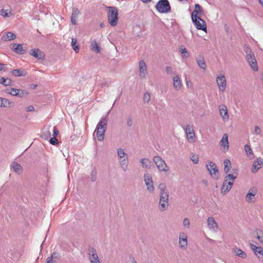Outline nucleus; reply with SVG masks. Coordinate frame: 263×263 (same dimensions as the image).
Wrapping results in <instances>:
<instances>
[{
    "mask_svg": "<svg viewBox=\"0 0 263 263\" xmlns=\"http://www.w3.org/2000/svg\"><path fill=\"white\" fill-rule=\"evenodd\" d=\"M139 76L143 79L146 77L147 74V66L143 60H141L139 63Z\"/></svg>",
    "mask_w": 263,
    "mask_h": 263,
    "instance_id": "nucleus-17",
    "label": "nucleus"
},
{
    "mask_svg": "<svg viewBox=\"0 0 263 263\" xmlns=\"http://www.w3.org/2000/svg\"><path fill=\"white\" fill-rule=\"evenodd\" d=\"M140 162L142 164V166L144 168L149 169L152 166L151 161L147 158H143L140 160Z\"/></svg>",
    "mask_w": 263,
    "mask_h": 263,
    "instance_id": "nucleus-31",
    "label": "nucleus"
},
{
    "mask_svg": "<svg viewBox=\"0 0 263 263\" xmlns=\"http://www.w3.org/2000/svg\"><path fill=\"white\" fill-rule=\"evenodd\" d=\"M151 99V95L149 93L146 92L143 96V101L144 103H148Z\"/></svg>",
    "mask_w": 263,
    "mask_h": 263,
    "instance_id": "nucleus-47",
    "label": "nucleus"
},
{
    "mask_svg": "<svg viewBox=\"0 0 263 263\" xmlns=\"http://www.w3.org/2000/svg\"><path fill=\"white\" fill-rule=\"evenodd\" d=\"M216 82L219 90L223 92L227 86L226 78L223 74H220L216 78Z\"/></svg>",
    "mask_w": 263,
    "mask_h": 263,
    "instance_id": "nucleus-13",
    "label": "nucleus"
},
{
    "mask_svg": "<svg viewBox=\"0 0 263 263\" xmlns=\"http://www.w3.org/2000/svg\"><path fill=\"white\" fill-rule=\"evenodd\" d=\"M206 166L211 176H213V178L218 179V171L216 164L212 161H210L209 164L206 165Z\"/></svg>",
    "mask_w": 263,
    "mask_h": 263,
    "instance_id": "nucleus-11",
    "label": "nucleus"
},
{
    "mask_svg": "<svg viewBox=\"0 0 263 263\" xmlns=\"http://www.w3.org/2000/svg\"><path fill=\"white\" fill-rule=\"evenodd\" d=\"M253 134H255L256 135H261V129L258 126H255L254 127V131L253 132Z\"/></svg>",
    "mask_w": 263,
    "mask_h": 263,
    "instance_id": "nucleus-50",
    "label": "nucleus"
},
{
    "mask_svg": "<svg viewBox=\"0 0 263 263\" xmlns=\"http://www.w3.org/2000/svg\"><path fill=\"white\" fill-rule=\"evenodd\" d=\"M59 132L58 128L55 127H53V137H56L59 135Z\"/></svg>",
    "mask_w": 263,
    "mask_h": 263,
    "instance_id": "nucleus-53",
    "label": "nucleus"
},
{
    "mask_svg": "<svg viewBox=\"0 0 263 263\" xmlns=\"http://www.w3.org/2000/svg\"><path fill=\"white\" fill-rule=\"evenodd\" d=\"M49 142L50 144L53 145H55L58 143V139L56 138V137H54L50 138Z\"/></svg>",
    "mask_w": 263,
    "mask_h": 263,
    "instance_id": "nucleus-51",
    "label": "nucleus"
},
{
    "mask_svg": "<svg viewBox=\"0 0 263 263\" xmlns=\"http://www.w3.org/2000/svg\"><path fill=\"white\" fill-rule=\"evenodd\" d=\"M185 133L189 142L192 143L195 141V135L193 127L190 125H187L185 128Z\"/></svg>",
    "mask_w": 263,
    "mask_h": 263,
    "instance_id": "nucleus-14",
    "label": "nucleus"
},
{
    "mask_svg": "<svg viewBox=\"0 0 263 263\" xmlns=\"http://www.w3.org/2000/svg\"><path fill=\"white\" fill-rule=\"evenodd\" d=\"M172 71H173V69H172V68L171 67L167 66V67H166V72L167 74H171V73H172Z\"/></svg>",
    "mask_w": 263,
    "mask_h": 263,
    "instance_id": "nucleus-54",
    "label": "nucleus"
},
{
    "mask_svg": "<svg viewBox=\"0 0 263 263\" xmlns=\"http://www.w3.org/2000/svg\"><path fill=\"white\" fill-rule=\"evenodd\" d=\"M180 51L181 53V57L183 59H187L190 57V53L186 50V48L183 46L180 48Z\"/></svg>",
    "mask_w": 263,
    "mask_h": 263,
    "instance_id": "nucleus-39",
    "label": "nucleus"
},
{
    "mask_svg": "<svg viewBox=\"0 0 263 263\" xmlns=\"http://www.w3.org/2000/svg\"><path fill=\"white\" fill-rule=\"evenodd\" d=\"M133 125L132 117L131 116H129L127 118V125L128 127H130Z\"/></svg>",
    "mask_w": 263,
    "mask_h": 263,
    "instance_id": "nucleus-52",
    "label": "nucleus"
},
{
    "mask_svg": "<svg viewBox=\"0 0 263 263\" xmlns=\"http://www.w3.org/2000/svg\"><path fill=\"white\" fill-rule=\"evenodd\" d=\"M236 178L237 176H234L233 174H227L226 176L221 188L222 194H226L232 189L234 180Z\"/></svg>",
    "mask_w": 263,
    "mask_h": 263,
    "instance_id": "nucleus-2",
    "label": "nucleus"
},
{
    "mask_svg": "<svg viewBox=\"0 0 263 263\" xmlns=\"http://www.w3.org/2000/svg\"><path fill=\"white\" fill-rule=\"evenodd\" d=\"M121 168L123 172H126L128 169V161L127 157L119 160Z\"/></svg>",
    "mask_w": 263,
    "mask_h": 263,
    "instance_id": "nucleus-28",
    "label": "nucleus"
},
{
    "mask_svg": "<svg viewBox=\"0 0 263 263\" xmlns=\"http://www.w3.org/2000/svg\"><path fill=\"white\" fill-rule=\"evenodd\" d=\"M140 1L144 3H148L151 2L152 0H140Z\"/></svg>",
    "mask_w": 263,
    "mask_h": 263,
    "instance_id": "nucleus-59",
    "label": "nucleus"
},
{
    "mask_svg": "<svg viewBox=\"0 0 263 263\" xmlns=\"http://www.w3.org/2000/svg\"><path fill=\"white\" fill-rule=\"evenodd\" d=\"M220 115L224 122L228 121L229 119L227 107L225 105H220L219 106Z\"/></svg>",
    "mask_w": 263,
    "mask_h": 263,
    "instance_id": "nucleus-16",
    "label": "nucleus"
},
{
    "mask_svg": "<svg viewBox=\"0 0 263 263\" xmlns=\"http://www.w3.org/2000/svg\"><path fill=\"white\" fill-rule=\"evenodd\" d=\"M144 180L147 190L150 192H153L154 191L155 187L152 176L149 173H146L144 174Z\"/></svg>",
    "mask_w": 263,
    "mask_h": 263,
    "instance_id": "nucleus-9",
    "label": "nucleus"
},
{
    "mask_svg": "<svg viewBox=\"0 0 263 263\" xmlns=\"http://www.w3.org/2000/svg\"><path fill=\"white\" fill-rule=\"evenodd\" d=\"M107 119L103 118L97 124L95 132L97 131L96 136L100 141H102L104 139V134L107 128Z\"/></svg>",
    "mask_w": 263,
    "mask_h": 263,
    "instance_id": "nucleus-1",
    "label": "nucleus"
},
{
    "mask_svg": "<svg viewBox=\"0 0 263 263\" xmlns=\"http://www.w3.org/2000/svg\"><path fill=\"white\" fill-rule=\"evenodd\" d=\"M16 38V35L12 32H8L2 35V39L4 41H10Z\"/></svg>",
    "mask_w": 263,
    "mask_h": 263,
    "instance_id": "nucleus-29",
    "label": "nucleus"
},
{
    "mask_svg": "<svg viewBox=\"0 0 263 263\" xmlns=\"http://www.w3.org/2000/svg\"><path fill=\"white\" fill-rule=\"evenodd\" d=\"M153 161L159 171L166 172L168 171V167L165 162L160 156L154 157Z\"/></svg>",
    "mask_w": 263,
    "mask_h": 263,
    "instance_id": "nucleus-7",
    "label": "nucleus"
},
{
    "mask_svg": "<svg viewBox=\"0 0 263 263\" xmlns=\"http://www.w3.org/2000/svg\"><path fill=\"white\" fill-rule=\"evenodd\" d=\"M262 164H263V159L261 158L257 159L253 162L251 168V172L253 173H256L261 167Z\"/></svg>",
    "mask_w": 263,
    "mask_h": 263,
    "instance_id": "nucleus-18",
    "label": "nucleus"
},
{
    "mask_svg": "<svg viewBox=\"0 0 263 263\" xmlns=\"http://www.w3.org/2000/svg\"><path fill=\"white\" fill-rule=\"evenodd\" d=\"M8 102L9 104H10L11 103V102H10L9 101H8Z\"/></svg>",
    "mask_w": 263,
    "mask_h": 263,
    "instance_id": "nucleus-64",
    "label": "nucleus"
},
{
    "mask_svg": "<svg viewBox=\"0 0 263 263\" xmlns=\"http://www.w3.org/2000/svg\"><path fill=\"white\" fill-rule=\"evenodd\" d=\"M245 149L246 151V154H247L248 156L250 158H253V153L252 149L250 146L248 144H246L245 145Z\"/></svg>",
    "mask_w": 263,
    "mask_h": 263,
    "instance_id": "nucleus-45",
    "label": "nucleus"
},
{
    "mask_svg": "<svg viewBox=\"0 0 263 263\" xmlns=\"http://www.w3.org/2000/svg\"><path fill=\"white\" fill-rule=\"evenodd\" d=\"M49 127L44 128L43 129L41 137L45 140H47L51 137V134Z\"/></svg>",
    "mask_w": 263,
    "mask_h": 263,
    "instance_id": "nucleus-26",
    "label": "nucleus"
},
{
    "mask_svg": "<svg viewBox=\"0 0 263 263\" xmlns=\"http://www.w3.org/2000/svg\"><path fill=\"white\" fill-rule=\"evenodd\" d=\"M96 173L95 172V174H93V172H92L91 176V180L92 181H95L96 180Z\"/></svg>",
    "mask_w": 263,
    "mask_h": 263,
    "instance_id": "nucleus-57",
    "label": "nucleus"
},
{
    "mask_svg": "<svg viewBox=\"0 0 263 263\" xmlns=\"http://www.w3.org/2000/svg\"><path fill=\"white\" fill-rule=\"evenodd\" d=\"M201 6L196 4L195 5V9L193 11L191 14L192 18H194V16L200 17L201 15Z\"/></svg>",
    "mask_w": 263,
    "mask_h": 263,
    "instance_id": "nucleus-24",
    "label": "nucleus"
},
{
    "mask_svg": "<svg viewBox=\"0 0 263 263\" xmlns=\"http://www.w3.org/2000/svg\"><path fill=\"white\" fill-rule=\"evenodd\" d=\"M256 193V191L253 188H251L249 190L248 193L247 194L246 197L249 202L252 201V197H254Z\"/></svg>",
    "mask_w": 263,
    "mask_h": 263,
    "instance_id": "nucleus-34",
    "label": "nucleus"
},
{
    "mask_svg": "<svg viewBox=\"0 0 263 263\" xmlns=\"http://www.w3.org/2000/svg\"><path fill=\"white\" fill-rule=\"evenodd\" d=\"M11 167L13 168V171L18 174H20L22 172V167L20 164L15 162H13L12 163Z\"/></svg>",
    "mask_w": 263,
    "mask_h": 263,
    "instance_id": "nucleus-32",
    "label": "nucleus"
},
{
    "mask_svg": "<svg viewBox=\"0 0 263 263\" xmlns=\"http://www.w3.org/2000/svg\"><path fill=\"white\" fill-rule=\"evenodd\" d=\"M250 248L256 255L259 254L263 256V248L262 247H257L255 245L251 243Z\"/></svg>",
    "mask_w": 263,
    "mask_h": 263,
    "instance_id": "nucleus-25",
    "label": "nucleus"
},
{
    "mask_svg": "<svg viewBox=\"0 0 263 263\" xmlns=\"http://www.w3.org/2000/svg\"><path fill=\"white\" fill-rule=\"evenodd\" d=\"M100 26H101V27H103V24L102 23V24H100Z\"/></svg>",
    "mask_w": 263,
    "mask_h": 263,
    "instance_id": "nucleus-62",
    "label": "nucleus"
},
{
    "mask_svg": "<svg viewBox=\"0 0 263 263\" xmlns=\"http://www.w3.org/2000/svg\"><path fill=\"white\" fill-rule=\"evenodd\" d=\"M207 225L209 229L214 232H217L218 229V226L212 217H209L207 219Z\"/></svg>",
    "mask_w": 263,
    "mask_h": 263,
    "instance_id": "nucleus-15",
    "label": "nucleus"
},
{
    "mask_svg": "<svg viewBox=\"0 0 263 263\" xmlns=\"http://www.w3.org/2000/svg\"><path fill=\"white\" fill-rule=\"evenodd\" d=\"M168 194H160L159 208L161 211H165L168 206Z\"/></svg>",
    "mask_w": 263,
    "mask_h": 263,
    "instance_id": "nucleus-8",
    "label": "nucleus"
},
{
    "mask_svg": "<svg viewBox=\"0 0 263 263\" xmlns=\"http://www.w3.org/2000/svg\"><path fill=\"white\" fill-rule=\"evenodd\" d=\"M183 225L185 228L187 229H189L190 228V222L189 218H186L183 220Z\"/></svg>",
    "mask_w": 263,
    "mask_h": 263,
    "instance_id": "nucleus-49",
    "label": "nucleus"
},
{
    "mask_svg": "<svg viewBox=\"0 0 263 263\" xmlns=\"http://www.w3.org/2000/svg\"><path fill=\"white\" fill-rule=\"evenodd\" d=\"M179 237H181L182 238H184L187 239V235L184 232H181L179 234Z\"/></svg>",
    "mask_w": 263,
    "mask_h": 263,
    "instance_id": "nucleus-56",
    "label": "nucleus"
},
{
    "mask_svg": "<svg viewBox=\"0 0 263 263\" xmlns=\"http://www.w3.org/2000/svg\"><path fill=\"white\" fill-rule=\"evenodd\" d=\"M259 2L263 6V0H259Z\"/></svg>",
    "mask_w": 263,
    "mask_h": 263,
    "instance_id": "nucleus-61",
    "label": "nucleus"
},
{
    "mask_svg": "<svg viewBox=\"0 0 263 263\" xmlns=\"http://www.w3.org/2000/svg\"><path fill=\"white\" fill-rule=\"evenodd\" d=\"M12 83V81L11 79L0 77V84H2L4 86H10Z\"/></svg>",
    "mask_w": 263,
    "mask_h": 263,
    "instance_id": "nucleus-38",
    "label": "nucleus"
},
{
    "mask_svg": "<svg viewBox=\"0 0 263 263\" xmlns=\"http://www.w3.org/2000/svg\"><path fill=\"white\" fill-rule=\"evenodd\" d=\"M224 171L226 173H228L231 168V163L228 159L224 160Z\"/></svg>",
    "mask_w": 263,
    "mask_h": 263,
    "instance_id": "nucleus-35",
    "label": "nucleus"
},
{
    "mask_svg": "<svg viewBox=\"0 0 263 263\" xmlns=\"http://www.w3.org/2000/svg\"><path fill=\"white\" fill-rule=\"evenodd\" d=\"M245 52L247 54L246 58L249 65L254 71H257L258 66L254 53L252 52L251 49L248 47L246 48Z\"/></svg>",
    "mask_w": 263,
    "mask_h": 263,
    "instance_id": "nucleus-4",
    "label": "nucleus"
},
{
    "mask_svg": "<svg viewBox=\"0 0 263 263\" xmlns=\"http://www.w3.org/2000/svg\"><path fill=\"white\" fill-rule=\"evenodd\" d=\"M30 54L38 60H43L44 58V53L38 48L31 49Z\"/></svg>",
    "mask_w": 263,
    "mask_h": 263,
    "instance_id": "nucleus-19",
    "label": "nucleus"
},
{
    "mask_svg": "<svg viewBox=\"0 0 263 263\" xmlns=\"http://www.w3.org/2000/svg\"><path fill=\"white\" fill-rule=\"evenodd\" d=\"M197 63L198 66L202 69L203 70H205L206 68V65L202 55H200L196 58Z\"/></svg>",
    "mask_w": 263,
    "mask_h": 263,
    "instance_id": "nucleus-23",
    "label": "nucleus"
},
{
    "mask_svg": "<svg viewBox=\"0 0 263 263\" xmlns=\"http://www.w3.org/2000/svg\"><path fill=\"white\" fill-rule=\"evenodd\" d=\"M190 157V159L194 164H197L198 163L199 157L198 155L191 153Z\"/></svg>",
    "mask_w": 263,
    "mask_h": 263,
    "instance_id": "nucleus-46",
    "label": "nucleus"
},
{
    "mask_svg": "<svg viewBox=\"0 0 263 263\" xmlns=\"http://www.w3.org/2000/svg\"><path fill=\"white\" fill-rule=\"evenodd\" d=\"M23 72L22 69H14L12 71V74L15 77L25 76V74Z\"/></svg>",
    "mask_w": 263,
    "mask_h": 263,
    "instance_id": "nucleus-43",
    "label": "nucleus"
},
{
    "mask_svg": "<svg viewBox=\"0 0 263 263\" xmlns=\"http://www.w3.org/2000/svg\"><path fill=\"white\" fill-rule=\"evenodd\" d=\"M173 86L175 90H180L182 86V83L180 79H179L178 76L176 75L173 78Z\"/></svg>",
    "mask_w": 263,
    "mask_h": 263,
    "instance_id": "nucleus-20",
    "label": "nucleus"
},
{
    "mask_svg": "<svg viewBox=\"0 0 263 263\" xmlns=\"http://www.w3.org/2000/svg\"><path fill=\"white\" fill-rule=\"evenodd\" d=\"M220 145L223 147L224 151H227L229 148L228 135L224 134L220 142Z\"/></svg>",
    "mask_w": 263,
    "mask_h": 263,
    "instance_id": "nucleus-21",
    "label": "nucleus"
},
{
    "mask_svg": "<svg viewBox=\"0 0 263 263\" xmlns=\"http://www.w3.org/2000/svg\"><path fill=\"white\" fill-rule=\"evenodd\" d=\"M9 13H10V12L8 10L2 9L0 11V14L5 17H7L9 16V15H8Z\"/></svg>",
    "mask_w": 263,
    "mask_h": 263,
    "instance_id": "nucleus-48",
    "label": "nucleus"
},
{
    "mask_svg": "<svg viewBox=\"0 0 263 263\" xmlns=\"http://www.w3.org/2000/svg\"><path fill=\"white\" fill-rule=\"evenodd\" d=\"M108 21L111 26H115L118 22V10L114 7H108Z\"/></svg>",
    "mask_w": 263,
    "mask_h": 263,
    "instance_id": "nucleus-3",
    "label": "nucleus"
},
{
    "mask_svg": "<svg viewBox=\"0 0 263 263\" xmlns=\"http://www.w3.org/2000/svg\"><path fill=\"white\" fill-rule=\"evenodd\" d=\"M117 155L118 160L123 159L124 158L127 157L126 153H125L124 149L121 148L117 149Z\"/></svg>",
    "mask_w": 263,
    "mask_h": 263,
    "instance_id": "nucleus-33",
    "label": "nucleus"
},
{
    "mask_svg": "<svg viewBox=\"0 0 263 263\" xmlns=\"http://www.w3.org/2000/svg\"><path fill=\"white\" fill-rule=\"evenodd\" d=\"M91 49L97 53L100 52V48L96 41H93L92 42L91 45Z\"/></svg>",
    "mask_w": 263,
    "mask_h": 263,
    "instance_id": "nucleus-36",
    "label": "nucleus"
},
{
    "mask_svg": "<svg viewBox=\"0 0 263 263\" xmlns=\"http://www.w3.org/2000/svg\"><path fill=\"white\" fill-rule=\"evenodd\" d=\"M155 7L157 11L162 13H167L171 10V6L168 0H160Z\"/></svg>",
    "mask_w": 263,
    "mask_h": 263,
    "instance_id": "nucleus-5",
    "label": "nucleus"
},
{
    "mask_svg": "<svg viewBox=\"0 0 263 263\" xmlns=\"http://www.w3.org/2000/svg\"><path fill=\"white\" fill-rule=\"evenodd\" d=\"M6 70L5 66L4 64L0 63V71Z\"/></svg>",
    "mask_w": 263,
    "mask_h": 263,
    "instance_id": "nucleus-58",
    "label": "nucleus"
},
{
    "mask_svg": "<svg viewBox=\"0 0 263 263\" xmlns=\"http://www.w3.org/2000/svg\"><path fill=\"white\" fill-rule=\"evenodd\" d=\"M133 263H137V262L135 260H133Z\"/></svg>",
    "mask_w": 263,
    "mask_h": 263,
    "instance_id": "nucleus-63",
    "label": "nucleus"
},
{
    "mask_svg": "<svg viewBox=\"0 0 263 263\" xmlns=\"http://www.w3.org/2000/svg\"><path fill=\"white\" fill-rule=\"evenodd\" d=\"M179 247L181 248H185L187 245V240L185 238H182L179 237Z\"/></svg>",
    "mask_w": 263,
    "mask_h": 263,
    "instance_id": "nucleus-42",
    "label": "nucleus"
},
{
    "mask_svg": "<svg viewBox=\"0 0 263 263\" xmlns=\"http://www.w3.org/2000/svg\"><path fill=\"white\" fill-rule=\"evenodd\" d=\"M34 110V107L32 105L28 106L26 108L27 111H33Z\"/></svg>",
    "mask_w": 263,
    "mask_h": 263,
    "instance_id": "nucleus-55",
    "label": "nucleus"
},
{
    "mask_svg": "<svg viewBox=\"0 0 263 263\" xmlns=\"http://www.w3.org/2000/svg\"><path fill=\"white\" fill-rule=\"evenodd\" d=\"M233 251L236 253V255L240 257L245 258L247 256L246 253L240 249L236 248Z\"/></svg>",
    "mask_w": 263,
    "mask_h": 263,
    "instance_id": "nucleus-40",
    "label": "nucleus"
},
{
    "mask_svg": "<svg viewBox=\"0 0 263 263\" xmlns=\"http://www.w3.org/2000/svg\"><path fill=\"white\" fill-rule=\"evenodd\" d=\"M36 87H37L36 85L33 84L32 88H33V89H35L36 88Z\"/></svg>",
    "mask_w": 263,
    "mask_h": 263,
    "instance_id": "nucleus-60",
    "label": "nucleus"
},
{
    "mask_svg": "<svg viewBox=\"0 0 263 263\" xmlns=\"http://www.w3.org/2000/svg\"><path fill=\"white\" fill-rule=\"evenodd\" d=\"M12 49L17 53L24 54L25 53V49L24 48L22 44H13L12 45Z\"/></svg>",
    "mask_w": 263,
    "mask_h": 263,
    "instance_id": "nucleus-22",
    "label": "nucleus"
},
{
    "mask_svg": "<svg viewBox=\"0 0 263 263\" xmlns=\"http://www.w3.org/2000/svg\"><path fill=\"white\" fill-rule=\"evenodd\" d=\"M256 234L257 239L263 245V231L261 230H257Z\"/></svg>",
    "mask_w": 263,
    "mask_h": 263,
    "instance_id": "nucleus-41",
    "label": "nucleus"
},
{
    "mask_svg": "<svg viewBox=\"0 0 263 263\" xmlns=\"http://www.w3.org/2000/svg\"><path fill=\"white\" fill-rule=\"evenodd\" d=\"M192 20L197 29L203 31L206 30V23L200 17L194 16Z\"/></svg>",
    "mask_w": 263,
    "mask_h": 263,
    "instance_id": "nucleus-10",
    "label": "nucleus"
},
{
    "mask_svg": "<svg viewBox=\"0 0 263 263\" xmlns=\"http://www.w3.org/2000/svg\"><path fill=\"white\" fill-rule=\"evenodd\" d=\"M158 189L160 190V194H168V192L166 191V185L165 183H160L158 186Z\"/></svg>",
    "mask_w": 263,
    "mask_h": 263,
    "instance_id": "nucleus-44",
    "label": "nucleus"
},
{
    "mask_svg": "<svg viewBox=\"0 0 263 263\" xmlns=\"http://www.w3.org/2000/svg\"><path fill=\"white\" fill-rule=\"evenodd\" d=\"M71 46L76 52L78 53L79 51V45L77 44V40L76 38H72Z\"/></svg>",
    "mask_w": 263,
    "mask_h": 263,
    "instance_id": "nucleus-37",
    "label": "nucleus"
},
{
    "mask_svg": "<svg viewBox=\"0 0 263 263\" xmlns=\"http://www.w3.org/2000/svg\"><path fill=\"white\" fill-rule=\"evenodd\" d=\"M6 92L13 96L23 98L28 95V92L25 90L21 89H16L14 88H8L6 90Z\"/></svg>",
    "mask_w": 263,
    "mask_h": 263,
    "instance_id": "nucleus-6",
    "label": "nucleus"
},
{
    "mask_svg": "<svg viewBox=\"0 0 263 263\" xmlns=\"http://www.w3.org/2000/svg\"><path fill=\"white\" fill-rule=\"evenodd\" d=\"M79 14V11L77 9H73V12L71 16V22L73 25H76L77 24Z\"/></svg>",
    "mask_w": 263,
    "mask_h": 263,
    "instance_id": "nucleus-30",
    "label": "nucleus"
},
{
    "mask_svg": "<svg viewBox=\"0 0 263 263\" xmlns=\"http://www.w3.org/2000/svg\"><path fill=\"white\" fill-rule=\"evenodd\" d=\"M59 259L60 254L58 252H53L50 257L47 258L46 260H49L50 263H53L57 262Z\"/></svg>",
    "mask_w": 263,
    "mask_h": 263,
    "instance_id": "nucleus-27",
    "label": "nucleus"
},
{
    "mask_svg": "<svg viewBox=\"0 0 263 263\" xmlns=\"http://www.w3.org/2000/svg\"><path fill=\"white\" fill-rule=\"evenodd\" d=\"M89 259L91 263H101L98 255H97L96 250L93 248H90L88 250Z\"/></svg>",
    "mask_w": 263,
    "mask_h": 263,
    "instance_id": "nucleus-12",
    "label": "nucleus"
}]
</instances>
